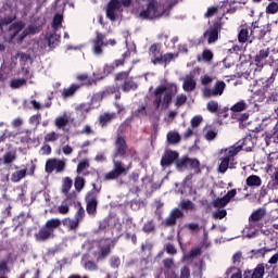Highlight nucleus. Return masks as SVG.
<instances>
[{"mask_svg": "<svg viewBox=\"0 0 278 278\" xmlns=\"http://www.w3.org/2000/svg\"><path fill=\"white\" fill-rule=\"evenodd\" d=\"M115 153L113 154V169L104 175L105 181H112V179H118L121 175H127L131 164L127 167L123 166V162L116 161L117 157H123L127 153V143L123 137H117L115 141Z\"/></svg>", "mask_w": 278, "mask_h": 278, "instance_id": "f257e3e1", "label": "nucleus"}, {"mask_svg": "<svg viewBox=\"0 0 278 278\" xmlns=\"http://www.w3.org/2000/svg\"><path fill=\"white\" fill-rule=\"evenodd\" d=\"M173 94H177V85L166 84L159 86L153 92V105L155 110H167L173 101Z\"/></svg>", "mask_w": 278, "mask_h": 278, "instance_id": "f03ea898", "label": "nucleus"}, {"mask_svg": "<svg viewBox=\"0 0 278 278\" xmlns=\"http://www.w3.org/2000/svg\"><path fill=\"white\" fill-rule=\"evenodd\" d=\"M162 4H157L155 0H148L147 10L140 12V18H161V16H168V11L173 8L170 0H161Z\"/></svg>", "mask_w": 278, "mask_h": 278, "instance_id": "7ed1b4c3", "label": "nucleus"}, {"mask_svg": "<svg viewBox=\"0 0 278 278\" xmlns=\"http://www.w3.org/2000/svg\"><path fill=\"white\" fill-rule=\"evenodd\" d=\"M242 151V144H235L229 148H223L218 151V163H217V172L222 175H225L226 170L229 168H235L233 166V157L236 154Z\"/></svg>", "mask_w": 278, "mask_h": 278, "instance_id": "20e7f679", "label": "nucleus"}, {"mask_svg": "<svg viewBox=\"0 0 278 278\" xmlns=\"http://www.w3.org/2000/svg\"><path fill=\"white\" fill-rule=\"evenodd\" d=\"M131 0H111L106 8V16L110 21H116L121 13V8H129Z\"/></svg>", "mask_w": 278, "mask_h": 278, "instance_id": "39448f33", "label": "nucleus"}, {"mask_svg": "<svg viewBox=\"0 0 278 278\" xmlns=\"http://www.w3.org/2000/svg\"><path fill=\"white\" fill-rule=\"evenodd\" d=\"M225 88L227 85L223 80H217L213 88L204 87L202 88V97L204 99H212L214 97H223V92H225Z\"/></svg>", "mask_w": 278, "mask_h": 278, "instance_id": "423d86ee", "label": "nucleus"}, {"mask_svg": "<svg viewBox=\"0 0 278 278\" xmlns=\"http://www.w3.org/2000/svg\"><path fill=\"white\" fill-rule=\"evenodd\" d=\"M64 168H66V161L59 159H49L46 162V173L51 174L53 170L55 173H64Z\"/></svg>", "mask_w": 278, "mask_h": 278, "instance_id": "0eeeda50", "label": "nucleus"}, {"mask_svg": "<svg viewBox=\"0 0 278 278\" xmlns=\"http://www.w3.org/2000/svg\"><path fill=\"white\" fill-rule=\"evenodd\" d=\"M111 244H112V240L110 239H102L97 243V247H98V252L96 253L97 262H101L110 255Z\"/></svg>", "mask_w": 278, "mask_h": 278, "instance_id": "6e6552de", "label": "nucleus"}, {"mask_svg": "<svg viewBox=\"0 0 278 278\" xmlns=\"http://www.w3.org/2000/svg\"><path fill=\"white\" fill-rule=\"evenodd\" d=\"M103 47H105V35L97 31L96 38L92 41V52L94 55H101L103 53Z\"/></svg>", "mask_w": 278, "mask_h": 278, "instance_id": "1a4fd4ad", "label": "nucleus"}, {"mask_svg": "<svg viewBox=\"0 0 278 278\" xmlns=\"http://www.w3.org/2000/svg\"><path fill=\"white\" fill-rule=\"evenodd\" d=\"M179 218H184V211L174 208L162 224L164 227H173V225H175Z\"/></svg>", "mask_w": 278, "mask_h": 278, "instance_id": "9d476101", "label": "nucleus"}, {"mask_svg": "<svg viewBox=\"0 0 278 278\" xmlns=\"http://www.w3.org/2000/svg\"><path fill=\"white\" fill-rule=\"evenodd\" d=\"M236 194H238V190L232 189L227 192V194L223 198H217L216 200L213 201V207H225L229 201H231Z\"/></svg>", "mask_w": 278, "mask_h": 278, "instance_id": "9b49d317", "label": "nucleus"}, {"mask_svg": "<svg viewBox=\"0 0 278 278\" xmlns=\"http://www.w3.org/2000/svg\"><path fill=\"white\" fill-rule=\"evenodd\" d=\"M268 55H270V48H265L260 50L254 56V62L257 68H264L266 66V60H268Z\"/></svg>", "mask_w": 278, "mask_h": 278, "instance_id": "f8f14e48", "label": "nucleus"}, {"mask_svg": "<svg viewBox=\"0 0 278 278\" xmlns=\"http://www.w3.org/2000/svg\"><path fill=\"white\" fill-rule=\"evenodd\" d=\"M179 157V154L173 150H166L164 155L162 156L161 160V166H170L173 162L176 161V159Z\"/></svg>", "mask_w": 278, "mask_h": 278, "instance_id": "ddd939ff", "label": "nucleus"}, {"mask_svg": "<svg viewBox=\"0 0 278 278\" xmlns=\"http://www.w3.org/2000/svg\"><path fill=\"white\" fill-rule=\"evenodd\" d=\"M194 88H197V79H194V74L190 73L185 77L182 90H185V92H192Z\"/></svg>", "mask_w": 278, "mask_h": 278, "instance_id": "4468645a", "label": "nucleus"}, {"mask_svg": "<svg viewBox=\"0 0 278 278\" xmlns=\"http://www.w3.org/2000/svg\"><path fill=\"white\" fill-rule=\"evenodd\" d=\"M68 123H71V115L70 113L64 112L62 115L55 117L54 119V125L56 127V129H64V127H66V125H68Z\"/></svg>", "mask_w": 278, "mask_h": 278, "instance_id": "2eb2a0df", "label": "nucleus"}, {"mask_svg": "<svg viewBox=\"0 0 278 278\" xmlns=\"http://www.w3.org/2000/svg\"><path fill=\"white\" fill-rule=\"evenodd\" d=\"M46 40L49 47L54 49V47H58L60 45V35H58V31L50 30L46 35Z\"/></svg>", "mask_w": 278, "mask_h": 278, "instance_id": "dca6fc26", "label": "nucleus"}, {"mask_svg": "<svg viewBox=\"0 0 278 278\" xmlns=\"http://www.w3.org/2000/svg\"><path fill=\"white\" fill-rule=\"evenodd\" d=\"M177 53H166L160 58L152 59L153 64H170L175 58H177Z\"/></svg>", "mask_w": 278, "mask_h": 278, "instance_id": "f3484780", "label": "nucleus"}, {"mask_svg": "<svg viewBox=\"0 0 278 278\" xmlns=\"http://www.w3.org/2000/svg\"><path fill=\"white\" fill-rule=\"evenodd\" d=\"M204 38L207 39L208 45L218 40V27H211L204 33Z\"/></svg>", "mask_w": 278, "mask_h": 278, "instance_id": "a211bd4d", "label": "nucleus"}, {"mask_svg": "<svg viewBox=\"0 0 278 278\" xmlns=\"http://www.w3.org/2000/svg\"><path fill=\"white\" fill-rule=\"evenodd\" d=\"M37 242H45L49 238H53L51 230H48L45 226L35 235Z\"/></svg>", "mask_w": 278, "mask_h": 278, "instance_id": "6ab92c4d", "label": "nucleus"}, {"mask_svg": "<svg viewBox=\"0 0 278 278\" xmlns=\"http://www.w3.org/2000/svg\"><path fill=\"white\" fill-rule=\"evenodd\" d=\"M25 28V24L23 22H16L12 24L9 28V34L11 36V39L16 38L21 31Z\"/></svg>", "mask_w": 278, "mask_h": 278, "instance_id": "aec40b11", "label": "nucleus"}, {"mask_svg": "<svg viewBox=\"0 0 278 278\" xmlns=\"http://www.w3.org/2000/svg\"><path fill=\"white\" fill-rule=\"evenodd\" d=\"M248 188H260L262 186V178L257 175H251L245 179Z\"/></svg>", "mask_w": 278, "mask_h": 278, "instance_id": "412c9836", "label": "nucleus"}, {"mask_svg": "<svg viewBox=\"0 0 278 278\" xmlns=\"http://www.w3.org/2000/svg\"><path fill=\"white\" fill-rule=\"evenodd\" d=\"M249 108V101L247 100H240L239 102L235 103L231 108L230 111L235 113L239 112H245V110Z\"/></svg>", "mask_w": 278, "mask_h": 278, "instance_id": "4be33fe9", "label": "nucleus"}, {"mask_svg": "<svg viewBox=\"0 0 278 278\" xmlns=\"http://www.w3.org/2000/svg\"><path fill=\"white\" fill-rule=\"evenodd\" d=\"M166 140L168 144H179L181 141V136L177 131H169L167 132Z\"/></svg>", "mask_w": 278, "mask_h": 278, "instance_id": "5701e85b", "label": "nucleus"}, {"mask_svg": "<svg viewBox=\"0 0 278 278\" xmlns=\"http://www.w3.org/2000/svg\"><path fill=\"white\" fill-rule=\"evenodd\" d=\"M138 89V83L134 81V79L128 78L124 81L122 85V90L124 92H130V90H137Z\"/></svg>", "mask_w": 278, "mask_h": 278, "instance_id": "b1692460", "label": "nucleus"}, {"mask_svg": "<svg viewBox=\"0 0 278 278\" xmlns=\"http://www.w3.org/2000/svg\"><path fill=\"white\" fill-rule=\"evenodd\" d=\"M62 225V220L58 219V218H51L48 219L45 224V227L51 231V233H53L54 229H58V227H60Z\"/></svg>", "mask_w": 278, "mask_h": 278, "instance_id": "393cba45", "label": "nucleus"}, {"mask_svg": "<svg viewBox=\"0 0 278 278\" xmlns=\"http://www.w3.org/2000/svg\"><path fill=\"white\" fill-rule=\"evenodd\" d=\"M97 198H88L87 200V213L94 216L97 214Z\"/></svg>", "mask_w": 278, "mask_h": 278, "instance_id": "a878e982", "label": "nucleus"}, {"mask_svg": "<svg viewBox=\"0 0 278 278\" xmlns=\"http://www.w3.org/2000/svg\"><path fill=\"white\" fill-rule=\"evenodd\" d=\"M266 216V210L258 208L255 212H253L249 218V220H253L254 223H257V220H262Z\"/></svg>", "mask_w": 278, "mask_h": 278, "instance_id": "bb28decb", "label": "nucleus"}, {"mask_svg": "<svg viewBox=\"0 0 278 278\" xmlns=\"http://www.w3.org/2000/svg\"><path fill=\"white\" fill-rule=\"evenodd\" d=\"M63 225L70 231H75V229H77L79 227V222L77 219L65 218L63 220Z\"/></svg>", "mask_w": 278, "mask_h": 278, "instance_id": "cd10ccee", "label": "nucleus"}, {"mask_svg": "<svg viewBox=\"0 0 278 278\" xmlns=\"http://www.w3.org/2000/svg\"><path fill=\"white\" fill-rule=\"evenodd\" d=\"M265 273H266V267L264 266V264H258L253 269L251 278H263Z\"/></svg>", "mask_w": 278, "mask_h": 278, "instance_id": "c85d7f7f", "label": "nucleus"}, {"mask_svg": "<svg viewBox=\"0 0 278 278\" xmlns=\"http://www.w3.org/2000/svg\"><path fill=\"white\" fill-rule=\"evenodd\" d=\"M62 21H64L62 14H55L53 17L51 31H58L59 29H62Z\"/></svg>", "mask_w": 278, "mask_h": 278, "instance_id": "c756f323", "label": "nucleus"}, {"mask_svg": "<svg viewBox=\"0 0 278 278\" xmlns=\"http://www.w3.org/2000/svg\"><path fill=\"white\" fill-rule=\"evenodd\" d=\"M114 68H116V67L113 64L105 65L103 68V75L97 76V74L93 73V77H94V79H105V77H108V75H110L111 73H114Z\"/></svg>", "mask_w": 278, "mask_h": 278, "instance_id": "7c9ffc66", "label": "nucleus"}, {"mask_svg": "<svg viewBox=\"0 0 278 278\" xmlns=\"http://www.w3.org/2000/svg\"><path fill=\"white\" fill-rule=\"evenodd\" d=\"M25 84H27V80L25 78H14L10 81V87L13 90H16L18 88H23V86H25Z\"/></svg>", "mask_w": 278, "mask_h": 278, "instance_id": "2f4dec72", "label": "nucleus"}, {"mask_svg": "<svg viewBox=\"0 0 278 278\" xmlns=\"http://www.w3.org/2000/svg\"><path fill=\"white\" fill-rule=\"evenodd\" d=\"M71 188H73V179L65 177L63 179V185L61 188L62 194H66L67 192H71Z\"/></svg>", "mask_w": 278, "mask_h": 278, "instance_id": "473e14b6", "label": "nucleus"}, {"mask_svg": "<svg viewBox=\"0 0 278 278\" xmlns=\"http://www.w3.org/2000/svg\"><path fill=\"white\" fill-rule=\"evenodd\" d=\"M250 36H251V34H249V29L247 27H242L239 31L238 40H239V42H241V45H244V42H247V40H249Z\"/></svg>", "mask_w": 278, "mask_h": 278, "instance_id": "72a5a7b5", "label": "nucleus"}, {"mask_svg": "<svg viewBox=\"0 0 278 278\" xmlns=\"http://www.w3.org/2000/svg\"><path fill=\"white\" fill-rule=\"evenodd\" d=\"M25 175H27V169H20L12 174L11 181H14L15 184L21 181V179L25 178Z\"/></svg>", "mask_w": 278, "mask_h": 278, "instance_id": "f704fd0d", "label": "nucleus"}, {"mask_svg": "<svg viewBox=\"0 0 278 278\" xmlns=\"http://www.w3.org/2000/svg\"><path fill=\"white\" fill-rule=\"evenodd\" d=\"M16 160V152H7L2 159L1 162L2 164H12Z\"/></svg>", "mask_w": 278, "mask_h": 278, "instance_id": "c9c22d12", "label": "nucleus"}, {"mask_svg": "<svg viewBox=\"0 0 278 278\" xmlns=\"http://www.w3.org/2000/svg\"><path fill=\"white\" fill-rule=\"evenodd\" d=\"M77 90H79V86L72 85L67 89L63 90L62 97H64V99H67V97H73V94H75V92H77Z\"/></svg>", "mask_w": 278, "mask_h": 278, "instance_id": "e433bc0d", "label": "nucleus"}, {"mask_svg": "<svg viewBox=\"0 0 278 278\" xmlns=\"http://www.w3.org/2000/svg\"><path fill=\"white\" fill-rule=\"evenodd\" d=\"M74 186L77 192H81V190H84V187L86 186V179H84V177L81 176H77L75 178Z\"/></svg>", "mask_w": 278, "mask_h": 278, "instance_id": "4c0bfd02", "label": "nucleus"}, {"mask_svg": "<svg viewBox=\"0 0 278 278\" xmlns=\"http://www.w3.org/2000/svg\"><path fill=\"white\" fill-rule=\"evenodd\" d=\"M83 266L85 270H98L99 267L97 266V263L92 261H86V256L83 257Z\"/></svg>", "mask_w": 278, "mask_h": 278, "instance_id": "58836bf2", "label": "nucleus"}, {"mask_svg": "<svg viewBox=\"0 0 278 278\" xmlns=\"http://www.w3.org/2000/svg\"><path fill=\"white\" fill-rule=\"evenodd\" d=\"M186 101H188V97L184 93H180L176 96L174 103L176 108H181V105H185Z\"/></svg>", "mask_w": 278, "mask_h": 278, "instance_id": "ea45409f", "label": "nucleus"}, {"mask_svg": "<svg viewBox=\"0 0 278 278\" xmlns=\"http://www.w3.org/2000/svg\"><path fill=\"white\" fill-rule=\"evenodd\" d=\"M90 112V108L86 104L80 105L77 109V115L80 116L81 121H86V114Z\"/></svg>", "mask_w": 278, "mask_h": 278, "instance_id": "a19ab883", "label": "nucleus"}, {"mask_svg": "<svg viewBox=\"0 0 278 278\" xmlns=\"http://www.w3.org/2000/svg\"><path fill=\"white\" fill-rule=\"evenodd\" d=\"M56 140H60V134L55 131L48 132L45 136V142H56Z\"/></svg>", "mask_w": 278, "mask_h": 278, "instance_id": "79ce46f5", "label": "nucleus"}, {"mask_svg": "<svg viewBox=\"0 0 278 278\" xmlns=\"http://www.w3.org/2000/svg\"><path fill=\"white\" fill-rule=\"evenodd\" d=\"M218 108H219L218 101L211 100L206 104V110L211 112V114L218 112Z\"/></svg>", "mask_w": 278, "mask_h": 278, "instance_id": "37998d69", "label": "nucleus"}, {"mask_svg": "<svg viewBox=\"0 0 278 278\" xmlns=\"http://www.w3.org/2000/svg\"><path fill=\"white\" fill-rule=\"evenodd\" d=\"M198 255H201V249L195 248L191 250L188 254H186L182 260L184 262H188V260H192V257H197Z\"/></svg>", "mask_w": 278, "mask_h": 278, "instance_id": "c03bdc74", "label": "nucleus"}, {"mask_svg": "<svg viewBox=\"0 0 278 278\" xmlns=\"http://www.w3.org/2000/svg\"><path fill=\"white\" fill-rule=\"evenodd\" d=\"M89 167H90V162L88 160H81L77 165L76 173H78L79 175L80 173H84L86 168H89Z\"/></svg>", "mask_w": 278, "mask_h": 278, "instance_id": "a18cd8bd", "label": "nucleus"}, {"mask_svg": "<svg viewBox=\"0 0 278 278\" xmlns=\"http://www.w3.org/2000/svg\"><path fill=\"white\" fill-rule=\"evenodd\" d=\"M181 210H188L189 212L194 211V203L190 200H184L180 202Z\"/></svg>", "mask_w": 278, "mask_h": 278, "instance_id": "49530a36", "label": "nucleus"}, {"mask_svg": "<svg viewBox=\"0 0 278 278\" xmlns=\"http://www.w3.org/2000/svg\"><path fill=\"white\" fill-rule=\"evenodd\" d=\"M244 233L247 238H255V236H257V230L255 229V227H253V225H249L245 229H244Z\"/></svg>", "mask_w": 278, "mask_h": 278, "instance_id": "de8ad7c7", "label": "nucleus"}, {"mask_svg": "<svg viewBox=\"0 0 278 278\" xmlns=\"http://www.w3.org/2000/svg\"><path fill=\"white\" fill-rule=\"evenodd\" d=\"M225 216H227V210H217V211H214L213 214H212V217L216 220L219 218V220H223V218H225Z\"/></svg>", "mask_w": 278, "mask_h": 278, "instance_id": "09e8293b", "label": "nucleus"}, {"mask_svg": "<svg viewBox=\"0 0 278 278\" xmlns=\"http://www.w3.org/2000/svg\"><path fill=\"white\" fill-rule=\"evenodd\" d=\"M201 123H203V116H201V115H195L190 121V125H191L192 129L199 127V125H201Z\"/></svg>", "mask_w": 278, "mask_h": 278, "instance_id": "8fccbe9b", "label": "nucleus"}, {"mask_svg": "<svg viewBox=\"0 0 278 278\" xmlns=\"http://www.w3.org/2000/svg\"><path fill=\"white\" fill-rule=\"evenodd\" d=\"M277 12H278V3L277 2H270L266 7V13L267 14H277Z\"/></svg>", "mask_w": 278, "mask_h": 278, "instance_id": "3c124183", "label": "nucleus"}, {"mask_svg": "<svg viewBox=\"0 0 278 278\" xmlns=\"http://www.w3.org/2000/svg\"><path fill=\"white\" fill-rule=\"evenodd\" d=\"M251 34H258L257 38H264V36H266V29L253 26V28L251 29Z\"/></svg>", "mask_w": 278, "mask_h": 278, "instance_id": "603ef678", "label": "nucleus"}, {"mask_svg": "<svg viewBox=\"0 0 278 278\" xmlns=\"http://www.w3.org/2000/svg\"><path fill=\"white\" fill-rule=\"evenodd\" d=\"M42 119V115L40 114H36V115H33L30 118H29V123L30 125H33L34 127H38L40 125V121Z\"/></svg>", "mask_w": 278, "mask_h": 278, "instance_id": "864d4df0", "label": "nucleus"}, {"mask_svg": "<svg viewBox=\"0 0 278 278\" xmlns=\"http://www.w3.org/2000/svg\"><path fill=\"white\" fill-rule=\"evenodd\" d=\"M176 166L178 170H185V168H188V159H180L176 161Z\"/></svg>", "mask_w": 278, "mask_h": 278, "instance_id": "5fc2aeb1", "label": "nucleus"}, {"mask_svg": "<svg viewBox=\"0 0 278 278\" xmlns=\"http://www.w3.org/2000/svg\"><path fill=\"white\" fill-rule=\"evenodd\" d=\"M30 103L34 110H42L43 108H51V102H48L43 105V104H40V102L33 100Z\"/></svg>", "mask_w": 278, "mask_h": 278, "instance_id": "6e6d98bb", "label": "nucleus"}, {"mask_svg": "<svg viewBox=\"0 0 278 278\" xmlns=\"http://www.w3.org/2000/svg\"><path fill=\"white\" fill-rule=\"evenodd\" d=\"M177 42H179V37L175 36L173 37L170 40H166L165 41V46L168 48V49H175V45H177Z\"/></svg>", "mask_w": 278, "mask_h": 278, "instance_id": "4d7b16f0", "label": "nucleus"}, {"mask_svg": "<svg viewBox=\"0 0 278 278\" xmlns=\"http://www.w3.org/2000/svg\"><path fill=\"white\" fill-rule=\"evenodd\" d=\"M114 118V114H103L100 116V123L101 125H105L106 123H110Z\"/></svg>", "mask_w": 278, "mask_h": 278, "instance_id": "13d9d810", "label": "nucleus"}, {"mask_svg": "<svg viewBox=\"0 0 278 278\" xmlns=\"http://www.w3.org/2000/svg\"><path fill=\"white\" fill-rule=\"evenodd\" d=\"M118 90H121L118 86H113L108 89V92H110L111 94H115L116 99H121V92H118Z\"/></svg>", "mask_w": 278, "mask_h": 278, "instance_id": "bf43d9fd", "label": "nucleus"}, {"mask_svg": "<svg viewBox=\"0 0 278 278\" xmlns=\"http://www.w3.org/2000/svg\"><path fill=\"white\" fill-rule=\"evenodd\" d=\"M216 136H218V131L210 129L205 134V139L212 141L214 138H216Z\"/></svg>", "mask_w": 278, "mask_h": 278, "instance_id": "052dcab7", "label": "nucleus"}, {"mask_svg": "<svg viewBox=\"0 0 278 278\" xmlns=\"http://www.w3.org/2000/svg\"><path fill=\"white\" fill-rule=\"evenodd\" d=\"M188 168H199L200 166V163H199V160L197 159H188Z\"/></svg>", "mask_w": 278, "mask_h": 278, "instance_id": "680f3d73", "label": "nucleus"}, {"mask_svg": "<svg viewBox=\"0 0 278 278\" xmlns=\"http://www.w3.org/2000/svg\"><path fill=\"white\" fill-rule=\"evenodd\" d=\"M150 55H160V45L154 43L150 47Z\"/></svg>", "mask_w": 278, "mask_h": 278, "instance_id": "e2e57ef3", "label": "nucleus"}, {"mask_svg": "<svg viewBox=\"0 0 278 278\" xmlns=\"http://www.w3.org/2000/svg\"><path fill=\"white\" fill-rule=\"evenodd\" d=\"M229 271H232L231 278H242V270L239 268L232 267L229 269Z\"/></svg>", "mask_w": 278, "mask_h": 278, "instance_id": "0e129e2a", "label": "nucleus"}, {"mask_svg": "<svg viewBox=\"0 0 278 278\" xmlns=\"http://www.w3.org/2000/svg\"><path fill=\"white\" fill-rule=\"evenodd\" d=\"M214 81V77L205 75L204 77H202L201 79V84L202 86H207L210 84H212Z\"/></svg>", "mask_w": 278, "mask_h": 278, "instance_id": "69168bd1", "label": "nucleus"}, {"mask_svg": "<svg viewBox=\"0 0 278 278\" xmlns=\"http://www.w3.org/2000/svg\"><path fill=\"white\" fill-rule=\"evenodd\" d=\"M216 12H218V8H216V7H210V8L207 9V12L205 13V17H206V18H210V17L214 16V14H216Z\"/></svg>", "mask_w": 278, "mask_h": 278, "instance_id": "338daca9", "label": "nucleus"}, {"mask_svg": "<svg viewBox=\"0 0 278 278\" xmlns=\"http://www.w3.org/2000/svg\"><path fill=\"white\" fill-rule=\"evenodd\" d=\"M180 278H190V268L184 267L180 271Z\"/></svg>", "mask_w": 278, "mask_h": 278, "instance_id": "774afa93", "label": "nucleus"}]
</instances>
